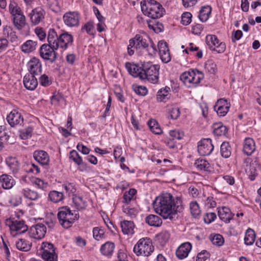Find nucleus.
<instances>
[{
	"mask_svg": "<svg viewBox=\"0 0 261 261\" xmlns=\"http://www.w3.org/2000/svg\"><path fill=\"white\" fill-rule=\"evenodd\" d=\"M155 212L164 219L172 220L184 209L180 196H173L169 193H163L156 197L153 203Z\"/></svg>",
	"mask_w": 261,
	"mask_h": 261,
	"instance_id": "nucleus-1",
	"label": "nucleus"
},
{
	"mask_svg": "<svg viewBox=\"0 0 261 261\" xmlns=\"http://www.w3.org/2000/svg\"><path fill=\"white\" fill-rule=\"evenodd\" d=\"M135 49L143 50L149 56H154L158 52L156 46L150 38L146 34H137L129 40L127 53L129 56L134 54Z\"/></svg>",
	"mask_w": 261,
	"mask_h": 261,
	"instance_id": "nucleus-2",
	"label": "nucleus"
},
{
	"mask_svg": "<svg viewBox=\"0 0 261 261\" xmlns=\"http://www.w3.org/2000/svg\"><path fill=\"white\" fill-rule=\"evenodd\" d=\"M47 42L54 48H60L65 50L72 45L73 37L68 32H66L58 35L54 29H49L47 34Z\"/></svg>",
	"mask_w": 261,
	"mask_h": 261,
	"instance_id": "nucleus-3",
	"label": "nucleus"
},
{
	"mask_svg": "<svg viewBox=\"0 0 261 261\" xmlns=\"http://www.w3.org/2000/svg\"><path fill=\"white\" fill-rule=\"evenodd\" d=\"M141 7L143 13L153 19L160 18L165 14L162 5L155 0H145L141 2Z\"/></svg>",
	"mask_w": 261,
	"mask_h": 261,
	"instance_id": "nucleus-4",
	"label": "nucleus"
},
{
	"mask_svg": "<svg viewBox=\"0 0 261 261\" xmlns=\"http://www.w3.org/2000/svg\"><path fill=\"white\" fill-rule=\"evenodd\" d=\"M79 218V213L72 212L68 206L59 208L58 218L61 225L65 228L71 227Z\"/></svg>",
	"mask_w": 261,
	"mask_h": 261,
	"instance_id": "nucleus-5",
	"label": "nucleus"
},
{
	"mask_svg": "<svg viewBox=\"0 0 261 261\" xmlns=\"http://www.w3.org/2000/svg\"><path fill=\"white\" fill-rule=\"evenodd\" d=\"M203 78V72L197 69H190L188 71L184 72L180 76V80L188 88L196 87Z\"/></svg>",
	"mask_w": 261,
	"mask_h": 261,
	"instance_id": "nucleus-6",
	"label": "nucleus"
},
{
	"mask_svg": "<svg viewBox=\"0 0 261 261\" xmlns=\"http://www.w3.org/2000/svg\"><path fill=\"white\" fill-rule=\"evenodd\" d=\"M143 73L141 75L143 81L146 80L152 84H157L159 81V70L160 67L158 64L151 62L143 63Z\"/></svg>",
	"mask_w": 261,
	"mask_h": 261,
	"instance_id": "nucleus-7",
	"label": "nucleus"
},
{
	"mask_svg": "<svg viewBox=\"0 0 261 261\" xmlns=\"http://www.w3.org/2000/svg\"><path fill=\"white\" fill-rule=\"evenodd\" d=\"M5 224L9 227L10 234L13 237L25 232L28 229V226L23 220L13 216L6 219Z\"/></svg>",
	"mask_w": 261,
	"mask_h": 261,
	"instance_id": "nucleus-8",
	"label": "nucleus"
},
{
	"mask_svg": "<svg viewBox=\"0 0 261 261\" xmlns=\"http://www.w3.org/2000/svg\"><path fill=\"white\" fill-rule=\"evenodd\" d=\"M154 246L149 238L140 239L135 245L133 251L137 256H149L153 252Z\"/></svg>",
	"mask_w": 261,
	"mask_h": 261,
	"instance_id": "nucleus-9",
	"label": "nucleus"
},
{
	"mask_svg": "<svg viewBox=\"0 0 261 261\" xmlns=\"http://www.w3.org/2000/svg\"><path fill=\"white\" fill-rule=\"evenodd\" d=\"M205 42L211 50L216 51L217 53H223L226 49L225 43L220 41L215 35H206Z\"/></svg>",
	"mask_w": 261,
	"mask_h": 261,
	"instance_id": "nucleus-10",
	"label": "nucleus"
},
{
	"mask_svg": "<svg viewBox=\"0 0 261 261\" xmlns=\"http://www.w3.org/2000/svg\"><path fill=\"white\" fill-rule=\"evenodd\" d=\"M52 45L49 43L44 44L40 48L39 53L40 57L44 60L49 61L51 63L54 62L57 59V53Z\"/></svg>",
	"mask_w": 261,
	"mask_h": 261,
	"instance_id": "nucleus-11",
	"label": "nucleus"
},
{
	"mask_svg": "<svg viewBox=\"0 0 261 261\" xmlns=\"http://www.w3.org/2000/svg\"><path fill=\"white\" fill-rule=\"evenodd\" d=\"M197 148L199 154L205 156L210 155L212 152L214 145L211 139H203L198 143Z\"/></svg>",
	"mask_w": 261,
	"mask_h": 261,
	"instance_id": "nucleus-12",
	"label": "nucleus"
},
{
	"mask_svg": "<svg viewBox=\"0 0 261 261\" xmlns=\"http://www.w3.org/2000/svg\"><path fill=\"white\" fill-rule=\"evenodd\" d=\"M28 74L39 75L42 72V65L40 60L36 57L32 58L27 63Z\"/></svg>",
	"mask_w": 261,
	"mask_h": 261,
	"instance_id": "nucleus-13",
	"label": "nucleus"
},
{
	"mask_svg": "<svg viewBox=\"0 0 261 261\" xmlns=\"http://www.w3.org/2000/svg\"><path fill=\"white\" fill-rule=\"evenodd\" d=\"M45 15V10L40 7L33 9L29 14L31 23L33 25H37L43 21Z\"/></svg>",
	"mask_w": 261,
	"mask_h": 261,
	"instance_id": "nucleus-14",
	"label": "nucleus"
},
{
	"mask_svg": "<svg viewBox=\"0 0 261 261\" xmlns=\"http://www.w3.org/2000/svg\"><path fill=\"white\" fill-rule=\"evenodd\" d=\"M46 227L42 223H38L31 227L29 230V236L33 239L40 240L44 237Z\"/></svg>",
	"mask_w": 261,
	"mask_h": 261,
	"instance_id": "nucleus-15",
	"label": "nucleus"
},
{
	"mask_svg": "<svg viewBox=\"0 0 261 261\" xmlns=\"http://www.w3.org/2000/svg\"><path fill=\"white\" fill-rule=\"evenodd\" d=\"M80 14L76 11L66 12L63 17L64 23L69 27H76L80 23Z\"/></svg>",
	"mask_w": 261,
	"mask_h": 261,
	"instance_id": "nucleus-16",
	"label": "nucleus"
},
{
	"mask_svg": "<svg viewBox=\"0 0 261 261\" xmlns=\"http://www.w3.org/2000/svg\"><path fill=\"white\" fill-rule=\"evenodd\" d=\"M19 108H15L12 110L7 117V120L10 125L14 127L17 125H21L23 122V118Z\"/></svg>",
	"mask_w": 261,
	"mask_h": 261,
	"instance_id": "nucleus-17",
	"label": "nucleus"
},
{
	"mask_svg": "<svg viewBox=\"0 0 261 261\" xmlns=\"http://www.w3.org/2000/svg\"><path fill=\"white\" fill-rule=\"evenodd\" d=\"M159 53L162 61L167 63L171 61V56L167 42L164 40L160 41L158 44Z\"/></svg>",
	"mask_w": 261,
	"mask_h": 261,
	"instance_id": "nucleus-18",
	"label": "nucleus"
},
{
	"mask_svg": "<svg viewBox=\"0 0 261 261\" xmlns=\"http://www.w3.org/2000/svg\"><path fill=\"white\" fill-rule=\"evenodd\" d=\"M143 63L139 64H135L134 63L126 62L125 63V68L128 73L134 77H138L142 80L143 73Z\"/></svg>",
	"mask_w": 261,
	"mask_h": 261,
	"instance_id": "nucleus-19",
	"label": "nucleus"
},
{
	"mask_svg": "<svg viewBox=\"0 0 261 261\" xmlns=\"http://www.w3.org/2000/svg\"><path fill=\"white\" fill-rule=\"evenodd\" d=\"M24 87L29 90H35L38 84V80L35 75L26 74L23 79Z\"/></svg>",
	"mask_w": 261,
	"mask_h": 261,
	"instance_id": "nucleus-20",
	"label": "nucleus"
},
{
	"mask_svg": "<svg viewBox=\"0 0 261 261\" xmlns=\"http://www.w3.org/2000/svg\"><path fill=\"white\" fill-rule=\"evenodd\" d=\"M16 181L12 176L7 174L0 175V184L5 190H10L15 185Z\"/></svg>",
	"mask_w": 261,
	"mask_h": 261,
	"instance_id": "nucleus-21",
	"label": "nucleus"
},
{
	"mask_svg": "<svg viewBox=\"0 0 261 261\" xmlns=\"http://www.w3.org/2000/svg\"><path fill=\"white\" fill-rule=\"evenodd\" d=\"M192 244L189 242H185L181 244L176 251V256L180 259L187 257L191 250Z\"/></svg>",
	"mask_w": 261,
	"mask_h": 261,
	"instance_id": "nucleus-22",
	"label": "nucleus"
},
{
	"mask_svg": "<svg viewBox=\"0 0 261 261\" xmlns=\"http://www.w3.org/2000/svg\"><path fill=\"white\" fill-rule=\"evenodd\" d=\"M34 159L42 165H47L49 162V156L48 153L42 150H36L33 153Z\"/></svg>",
	"mask_w": 261,
	"mask_h": 261,
	"instance_id": "nucleus-23",
	"label": "nucleus"
},
{
	"mask_svg": "<svg viewBox=\"0 0 261 261\" xmlns=\"http://www.w3.org/2000/svg\"><path fill=\"white\" fill-rule=\"evenodd\" d=\"M218 213L219 218L225 223H229L233 219V215L228 207L218 208Z\"/></svg>",
	"mask_w": 261,
	"mask_h": 261,
	"instance_id": "nucleus-24",
	"label": "nucleus"
},
{
	"mask_svg": "<svg viewBox=\"0 0 261 261\" xmlns=\"http://www.w3.org/2000/svg\"><path fill=\"white\" fill-rule=\"evenodd\" d=\"M256 146L254 140L251 138H246L244 141L243 152L247 155H251L255 150Z\"/></svg>",
	"mask_w": 261,
	"mask_h": 261,
	"instance_id": "nucleus-25",
	"label": "nucleus"
},
{
	"mask_svg": "<svg viewBox=\"0 0 261 261\" xmlns=\"http://www.w3.org/2000/svg\"><path fill=\"white\" fill-rule=\"evenodd\" d=\"M6 163L13 174H17L20 167V164L16 158L9 156L6 158Z\"/></svg>",
	"mask_w": 261,
	"mask_h": 261,
	"instance_id": "nucleus-26",
	"label": "nucleus"
},
{
	"mask_svg": "<svg viewBox=\"0 0 261 261\" xmlns=\"http://www.w3.org/2000/svg\"><path fill=\"white\" fill-rule=\"evenodd\" d=\"M3 35L8 38L12 43H14L17 45L18 43V39L16 35L15 31L10 26H5L3 28Z\"/></svg>",
	"mask_w": 261,
	"mask_h": 261,
	"instance_id": "nucleus-27",
	"label": "nucleus"
},
{
	"mask_svg": "<svg viewBox=\"0 0 261 261\" xmlns=\"http://www.w3.org/2000/svg\"><path fill=\"white\" fill-rule=\"evenodd\" d=\"M11 19L13 25L18 30H21L26 25V18L23 13Z\"/></svg>",
	"mask_w": 261,
	"mask_h": 261,
	"instance_id": "nucleus-28",
	"label": "nucleus"
},
{
	"mask_svg": "<svg viewBox=\"0 0 261 261\" xmlns=\"http://www.w3.org/2000/svg\"><path fill=\"white\" fill-rule=\"evenodd\" d=\"M115 247L114 243L108 241L101 245L100 251L103 255L110 257L112 255Z\"/></svg>",
	"mask_w": 261,
	"mask_h": 261,
	"instance_id": "nucleus-29",
	"label": "nucleus"
},
{
	"mask_svg": "<svg viewBox=\"0 0 261 261\" xmlns=\"http://www.w3.org/2000/svg\"><path fill=\"white\" fill-rule=\"evenodd\" d=\"M21 193L25 198L32 201H36L41 197V194L37 191L29 188L23 189Z\"/></svg>",
	"mask_w": 261,
	"mask_h": 261,
	"instance_id": "nucleus-30",
	"label": "nucleus"
},
{
	"mask_svg": "<svg viewBox=\"0 0 261 261\" xmlns=\"http://www.w3.org/2000/svg\"><path fill=\"white\" fill-rule=\"evenodd\" d=\"M170 88L167 86L159 90L156 95L157 101L166 102L170 98Z\"/></svg>",
	"mask_w": 261,
	"mask_h": 261,
	"instance_id": "nucleus-31",
	"label": "nucleus"
},
{
	"mask_svg": "<svg viewBox=\"0 0 261 261\" xmlns=\"http://www.w3.org/2000/svg\"><path fill=\"white\" fill-rule=\"evenodd\" d=\"M145 222L151 226L160 227L162 224V220L158 216L153 214H150L145 218Z\"/></svg>",
	"mask_w": 261,
	"mask_h": 261,
	"instance_id": "nucleus-32",
	"label": "nucleus"
},
{
	"mask_svg": "<svg viewBox=\"0 0 261 261\" xmlns=\"http://www.w3.org/2000/svg\"><path fill=\"white\" fill-rule=\"evenodd\" d=\"M122 231L124 234L132 235L134 233V224L133 221L124 220L120 223Z\"/></svg>",
	"mask_w": 261,
	"mask_h": 261,
	"instance_id": "nucleus-33",
	"label": "nucleus"
},
{
	"mask_svg": "<svg viewBox=\"0 0 261 261\" xmlns=\"http://www.w3.org/2000/svg\"><path fill=\"white\" fill-rule=\"evenodd\" d=\"M167 111L169 116L173 120L177 119L180 114L179 108L177 105L174 104L168 105Z\"/></svg>",
	"mask_w": 261,
	"mask_h": 261,
	"instance_id": "nucleus-34",
	"label": "nucleus"
},
{
	"mask_svg": "<svg viewBox=\"0 0 261 261\" xmlns=\"http://www.w3.org/2000/svg\"><path fill=\"white\" fill-rule=\"evenodd\" d=\"M258 162L254 161L247 168H246L245 171L249 175V179L251 180H254L255 177L257 175V169L258 167Z\"/></svg>",
	"mask_w": 261,
	"mask_h": 261,
	"instance_id": "nucleus-35",
	"label": "nucleus"
},
{
	"mask_svg": "<svg viewBox=\"0 0 261 261\" xmlns=\"http://www.w3.org/2000/svg\"><path fill=\"white\" fill-rule=\"evenodd\" d=\"M64 199V195L62 192L56 190L50 191L48 194V200L51 202L57 203L62 201Z\"/></svg>",
	"mask_w": 261,
	"mask_h": 261,
	"instance_id": "nucleus-36",
	"label": "nucleus"
},
{
	"mask_svg": "<svg viewBox=\"0 0 261 261\" xmlns=\"http://www.w3.org/2000/svg\"><path fill=\"white\" fill-rule=\"evenodd\" d=\"M8 8L11 18L23 13L18 5L13 0H10Z\"/></svg>",
	"mask_w": 261,
	"mask_h": 261,
	"instance_id": "nucleus-37",
	"label": "nucleus"
},
{
	"mask_svg": "<svg viewBox=\"0 0 261 261\" xmlns=\"http://www.w3.org/2000/svg\"><path fill=\"white\" fill-rule=\"evenodd\" d=\"M212 12L210 6H204L201 7L199 11L198 17L201 21L206 22L209 18Z\"/></svg>",
	"mask_w": 261,
	"mask_h": 261,
	"instance_id": "nucleus-38",
	"label": "nucleus"
},
{
	"mask_svg": "<svg viewBox=\"0 0 261 261\" xmlns=\"http://www.w3.org/2000/svg\"><path fill=\"white\" fill-rule=\"evenodd\" d=\"M137 192V190L134 188H131L128 191H125L123 195L122 202L124 204H129L132 201L135 200V196Z\"/></svg>",
	"mask_w": 261,
	"mask_h": 261,
	"instance_id": "nucleus-39",
	"label": "nucleus"
},
{
	"mask_svg": "<svg viewBox=\"0 0 261 261\" xmlns=\"http://www.w3.org/2000/svg\"><path fill=\"white\" fill-rule=\"evenodd\" d=\"M228 129L221 122L216 123L213 125V133L215 136H224L227 133Z\"/></svg>",
	"mask_w": 261,
	"mask_h": 261,
	"instance_id": "nucleus-40",
	"label": "nucleus"
},
{
	"mask_svg": "<svg viewBox=\"0 0 261 261\" xmlns=\"http://www.w3.org/2000/svg\"><path fill=\"white\" fill-rule=\"evenodd\" d=\"M16 247L20 251L27 252L31 249L32 243L25 239H21L16 242Z\"/></svg>",
	"mask_w": 261,
	"mask_h": 261,
	"instance_id": "nucleus-41",
	"label": "nucleus"
},
{
	"mask_svg": "<svg viewBox=\"0 0 261 261\" xmlns=\"http://www.w3.org/2000/svg\"><path fill=\"white\" fill-rule=\"evenodd\" d=\"M170 237V234L169 231L164 230L157 234L155 236L156 240L160 243V244L163 246L168 241Z\"/></svg>",
	"mask_w": 261,
	"mask_h": 261,
	"instance_id": "nucleus-42",
	"label": "nucleus"
},
{
	"mask_svg": "<svg viewBox=\"0 0 261 261\" xmlns=\"http://www.w3.org/2000/svg\"><path fill=\"white\" fill-rule=\"evenodd\" d=\"M37 42L31 40L25 41L21 46V50L25 53H30L36 49Z\"/></svg>",
	"mask_w": 261,
	"mask_h": 261,
	"instance_id": "nucleus-43",
	"label": "nucleus"
},
{
	"mask_svg": "<svg viewBox=\"0 0 261 261\" xmlns=\"http://www.w3.org/2000/svg\"><path fill=\"white\" fill-rule=\"evenodd\" d=\"M195 166L200 171H210L211 166L208 162L203 159H197L195 163Z\"/></svg>",
	"mask_w": 261,
	"mask_h": 261,
	"instance_id": "nucleus-44",
	"label": "nucleus"
},
{
	"mask_svg": "<svg viewBox=\"0 0 261 261\" xmlns=\"http://www.w3.org/2000/svg\"><path fill=\"white\" fill-rule=\"evenodd\" d=\"M255 240V233L254 231L251 228H248L245 233L244 238L245 244L248 246L251 245L254 242Z\"/></svg>",
	"mask_w": 261,
	"mask_h": 261,
	"instance_id": "nucleus-45",
	"label": "nucleus"
},
{
	"mask_svg": "<svg viewBox=\"0 0 261 261\" xmlns=\"http://www.w3.org/2000/svg\"><path fill=\"white\" fill-rule=\"evenodd\" d=\"M147 125L149 127L150 130L153 133L159 135L162 133V130L156 120L153 119H150L147 122Z\"/></svg>",
	"mask_w": 261,
	"mask_h": 261,
	"instance_id": "nucleus-46",
	"label": "nucleus"
},
{
	"mask_svg": "<svg viewBox=\"0 0 261 261\" xmlns=\"http://www.w3.org/2000/svg\"><path fill=\"white\" fill-rule=\"evenodd\" d=\"M72 201L76 208L79 211L84 209L86 207V202L83 200L82 196L76 195H73Z\"/></svg>",
	"mask_w": 261,
	"mask_h": 261,
	"instance_id": "nucleus-47",
	"label": "nucleus"
},
{
	"mask_svg": "<svg viewBox=\"0 0 261 261\" xmlns=\"http://www.w3.org/2000/svg\"><path fill=\"white\" fill-rule=\"evenodd\" d=\"M220 153L221 155L225 158H229L231 153V148L228 142H224L220 147Z\"/></svg>",
	"mask_w": 261,
	"mask_h": 261,
	"instance_id": "nucleus-48",
	"label": "nucleus"
},
{
	"mask_svg": "<svg viewBox=\"0 0 261 261\" xmlns=\"http://www.w3.org/2000/svg\"><path fill=\"white\" fill-rule=\"evenodd\" d=\"M148 27L156 33H159L164 30V26L162 23L152 20L147 21Z\"/></svg>",
	"mask_w": 261,
	"mask_h": 261,
	"instance_id": "nucleus-49",
	"label": "nucleus"
},
{
	"mask_svg": "<svg viewBox=\"0 0 261 261\" xmlns=\"http://www.w3.org/2000/svg\"><path fill=\"white\" fill-rule=\"evenodd\" d=\"M93 238L97 241H100L106 238L104 229L99 227H94L93 229Z\"/></svg>",
	"mask_w": 261,
	"mask_h": 261,
	"instance_id": "nucleus-50",
	"label": "nucleus"
},
{
	"mask_svg": "<svg viewBox=\"0 0 261 261\" xmlns=\"http://www.w3.org/2000/svg\"><path fill=\"white\" fill-rule=\"evenodd\" d=\"M53 79L46 74H40L39 82L43 87H46L50 86L53 83Z\"/></svg>",
	"mask_w": 261,
	"mask_h": 261,
	"instance_id": "nucleus-51",
	"label": "nucleus"
},
{
	"mask_svg": "<svg viewBox=\"0 0 261 261\" xmlns=\"http://www.w3.org/2000/svg\"><path fill=\"white\" fill-rule=\"evenodd\" d=\"M50 100L51 104L55 106H58L65 102V99L63 95L60 93H54L51 97Z\"/></svg>",
	"mask_w": 261,
	"mask_h": 261,
	"instance_id": "nucleus-52",
	"label": "nucleus"
},
{
	"mask_svg": "<svg viewBox=\"0 0 261 261\" xmlns=\"http://www.w3.org/2000/svg\"><path fill=\"white\" fill-rule=\"evenodd\" d=\"M205 70L210 74H214L217 71V66L212 60H207L204 64Z\"/></svg>",
	"mask_w": 261,
	"mask_h": 261,
	"instance_id": "nucleus-53",
	"label": "nucleus"
},
{
	"mask_svg": "<svg viewBox=\"0 0 261 261\" xmlns=\"http://www.w3.org/2000/svg\"><path fill=\"white\" fill-rule=\"evenodd\" d=\"M123 212L131 218L136 217L138 214V210L135 207H131L129 204H124L122 206Z\"/></svg>",
	"mask_w": 261,
	"mask_h": 261,
	"instance_id": "nucleus-54",
	"label": "nucleus"
},
{
	"mask_svg": "<svg viewBox=\"0 0 261 261\" xmlns=\"http://www.w3.org/2000/svg\"><path fill=\"white\" fill-rule=\"evenodd\" d=\"M63 188L66 191L69 196L75 195L76 189L73 183L65 182L62 185Z\"/></svg>",
	"mask_w": 261,
	"mask_h": 261,
	"instance_id": "nucleus-55",
	"label": "nucleus"
},
{
	"mask_svg": "<svg viewBox=\"0 0 261 261\" xmlns=\"http://www.w3.org/2000/svg\"><path fill=\"white\" fill-rule=\"evenodd\" d=\"M190 208L191 214L194 217L196 218L200 215L201 211L200 210L199 204L196 201L191 202L190 204Z\"/></svg>",
	"mask_w": 261,
	"mask_h": 261,
	"instance_id": "nucleus-56",
	"label": "nucleus"
},
{
	"mask_svg": "<svg viewBox=\"0 0 261 261\" xmlns=\"http://www.w3.org/2000/svg\"><path fill=\"white\" fill-rule=\"evenodd\" d=\"M41 254L46 253H54L55 252V248L53 244L48 242H43L41 245Z\"/></svg>",
	"mask_w": 261,
	"mask_h": 261,
	"instance_id": "nucleus-57",
	"label": "nucleus"
},
{
	"mask_svg": "<svg viewBox=\"0 0 261 261\" xmlns=\"http://www.w3.org/2000/svg\"><path fill=\"white\" fill-rule=\"evenodd\" d=\"M33 132V128L31 126H28L24 129L20 131L19 136L20 137L23 139L25 140L31 138L32 136Z\"/></svg>",
	"mask_w": 261,
	"mask_h": 261,
	"instance_id": "nucleus-58",
	"label": "nucleus"
},
{
	"mask_svg": "<svg viewBox=\"0 0 261 261\" xmlns=\"http://www.w3.org/2000/svg\"><path fill=\"white\" fill-rule=\"evenodd\" d=\"M9 132L5 125H0V140L3 142H7L9 139Z\"/></svg>",
	"mask_w": 261,
	"mask_h": 261,
	"instance_id": "nucleus-59",
	"label": "nucleus"
},
{
	"mask_svg": "<svg viewBox=\"0 0 261 261\" xmlns=\"http://www.w3.org/2000/svg\"><path fill=\"white\" fill-rule=\"evenodd\" d=\"M212 243L217 246H221L224 243V240L222 235L216 234L211 238Z\"/></svg>",
	"mask_w": 261,
	"mask_h": 261,
	"instance_id": "nucleus-60",
	"label": "nucleus"
},
{
	"mask_svg": "<svg viewBox=\"0 0 261 261\" xmlns=\"http://www.w3.org/2000/svg\"><path fill=\"white\" fill-rule=\"evenodd\" d=\"M8 202L12 206H17L21 203L22 198L18 195H13L10 197Z\"/></svg>",
	"mask_w": 261,
	"mask_h": 261,
	"instance_id": "nucleus-61",
	"label": "nucleus"
},
{
	"mask_svg": "<svg viewBox=\"0 0 261 261\" xmlns=\"http://www.w3.org/2000/svg\"><path fill=\"white\" fill-rule=\"evenodd\" d=\"M33 182L38 188L44 191H46L49 186L47 182H44V181L38 178H35Z\"/></svg>",
	"mask_w": 261,
	"mask_h": 261,
	"instance_id": "nucleus-62",
	"label": "nucleus"
},
{
	"mask_svg": "<svg viewBox=\"0 0 261 261\" xmlns=\"http://www.w3.org/2000/svg\"><path fill=\"white\" fill-rule=\"evenodd\" d=\"M69 159L72 160L75 164H80L83 160L82 158L80 155L76 150H72L69 153Z\"/></svg>",
	"mask_w": 261,
	"mask_h": 261,
	"instance_id": "nucleus-63",
	"label": "nucleus"
},
{
	"mask_svg": "<svg viewBox=\"0 0 261 261\" xmlns=\"http://www.w3.org/2000/svg\"><path fill=\"white\" fill-rule=\"evenodd\" d=\"M41 256L45 261H58V255L56 252L42 253Z\"/></svg>",
	"mask_w": 261,
	"mask_h": 261,
	"instance_id": "nucleus-64",
	"label": "nucleus"
}]
</instances>
